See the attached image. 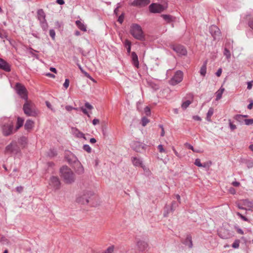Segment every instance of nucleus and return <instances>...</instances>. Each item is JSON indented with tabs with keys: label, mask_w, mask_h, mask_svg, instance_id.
<instances>
[{
	"label": "nucleus",
	"mask_w": 253,
	"mask_h": 253,
	"mask_svg": "<svg viewBox=\"0 0 253 253\" xmlns=\"http://www.w3.org/2000/svg\"><path fill=\"white\" fill-rule=\"evenodd\" d=\"M0 126L4 136H9L13 133V122L10 118H1L0 119Z\"/></svg>",
	"instance_id": "1"
},
{
	"label": "nucleus",
	"mask_w": 253,
	"mask_h": 253,
	"mask_svg": "<svg viewBox=\"0 0 253 253\" xmlns=\"http://www.w3.org/2000/svg\"><path fill=\"white\" fill-rule=\"evenodd\" d=\"M60 172L61 176L65 183L71 184L75 181V175L73 171L66 166H63L60 168Z\"/></svg>",
	"instance_id": "2"
},
{
	"label": "nucleus",
	"mask_w": 253,
	"mask_h": 253,
	"mask_svg": "<svg viewBox=\"0 0 253 253\" xmlns=\"http://www.w3.org/2000/svg\"><path fill=\"white\" fill-rule=\"evenodd\" d=\"M130 33L136 39L143 40L144 35L141 26L137 24H132L130 27Z\"/></svg>",
	"instance_id": "3"
},
{
	"label": "nucleus",
	"mask_w": 253,
	"mask_h": 253,
	"mask_svg": "<svg viewBox=\"0 0 253 253\" xmlns=\"http://www.w3.org/2000/svg\"><path fill=\"white\" fill-rule=\"evenodd\" d=\"M23 105V111L24 113L28 116L35 117L38 114V111L36 108L34 104L30 101L26 100Z\"/></svg>",
	"instance_id": "4"
},
{
	"label": "nucleus",
	"mask_w": 253,
	"mask_h": 253,
	"mask_svg": "<svg viewBox=\"0 0 253 253\" xmlns=\"http://www.w3.org/2000/svg\"><path fill=\"white\" fill-rule=\"evenodd\" d=\"M48 187L53 191H56L60 188L61 182L57 176H52L48 180Z\"/></svg>",
	"instance_id": "5"
},
{
	"label": "nucleus",
	"mask_w": 253,
	"mask_h": 253,
	"mask_svg": "<svg viewBox=\"0 0 253 253\" xmlns=\"http://www.w3.org/2000/svg\"><path fill=\"white\" fill-rule=\"evenodd\" d=\"M38 19L40 22L41 26L43 31H46L48 24L45 19V14L43 9H40L37 11Z\"/></svg>",
	"instance_id": "6"
},
{
	"label": "nucleus",
	"mask_w": 253,
	"mask_h": 253,
	"mask_svg": "<svg viewBox=\"0 0 253 253\" xmlns=\"http://www.w3.org/2000/svg\"><path fill=\"white\" fill-rule=\"evenodd\" d=\"M94 195L92 191H85L77 198V201L82 204H87L89 203L90 198Z\"/></svg>",
	"instance_id": "7"
},
{
	"label": "nucleus",
	"mask_w": 253,
	"mask_h": 253,
	"mask_svg": "<svg viewBox=\"0 0 253 253\" xmlns=\"http://www.w3.org/2000/svg\"><path fill=\"white\" fill-rule=\"evenodd\" d=\"M15 89L17 94L25 100L28 99V96L26 88L20 83H17Z\"/></svg>",
	"instance_id": "8"
},
{
	"label": "nucleus",
	"mask_w": 253,
	"mask_h": 253,
	"mask_svg": "<svg viewBox=\"0 0 253 253\" xmlns=\"http://www.w3.org/2000/svg\"><path fill=\"white\" fill-rule=\"evenodd\" d=\"M183 79V73L181 71H177L174 75L170 80L169 83L172 85H175L180 83Z\"/></svg>",
	"instance_id": "9"
},
{
	"label": "nucleus",
	"mask_w": 253,
	"mask_h": 253,
	"mask_svg": "<svg viewBox=\"0 0 253 253\" xmlns=\"http://www.w3.org/2000/svg\"><path fill=\"white\" fill-rule=\"evenodd\" d=\"M210 32L214 40H219L221 37L220 29L215 25H211L209 29Z\"/></svg>",
	"instance_id": "10"
},
{
	"label": "nucleus",
	"mask_w": 253,
	"mask_h": 253,
	"mask_svg": "<svg viewBox=\"0 0 253 253\" xmlns=\"http://www.w3.org/2000/svg\"><path fill=\"white\" fill-rule=\"evenodd\" d=\"M19 151V148L15 141H12L5 148V152L7 153H17Z\"/></svg>",
	"instance_id": "11"
},
{
	"label": "nucleus",
	"mask_w": 253,
	"mask_h": 253,
	"mask_svg": "<svg viewBox=\"0 0 253 253\" xmlns=\"http://www.w3.org/2000/svg\"><path fill=\"white\" fill-rule=\"evenodd\" d=\"M149 10L152 13H161L165 9L163 5L158 3H152L150 5Z\"/></svg>",
	"instance_id": "12"
},
{
	"label": "nucleus",
	"mask_w": 253,
	"mask_h": 253,
	"mask_svg": "<svg viewBox=\"0 0 253 253\" xmlns=\"http://www.w3.org/2000/svg\"><path fill=\"white\" fill-rule=\"evenodd\" d=\"M171 48L176 52L178 55H186L187 54V50L183 45H173L171 46Z\"/></svg>",
	"instance_id": "13"
},
{
	"label": "nucleus",
	"mask_w": 253,
	"mask_h": 253,
	"mask_svg": "<svg viewBox=\"0 0 253 253\" xmlns=\"http://www.w3.org/2000/svg\"><path fill=\"white\" fill-rule=\"evenodd\" d=\"M150 2V0H134L130 4L131 6L144 7L147 5Z\"/></svg>",
	"instance_id": "14"
},
{
	"label": "nucleus",
	"mask_w": 253,
	"mask_h": 253,
	"mask_svg": "<svg viewBox=\"0 0 253 253\" xmlns=\"http://www.w3.org/2000/svg\"><path fill=\"white\" fill-rule=\"evenodd\" d=\"M131 147L135 151L140 152L145 149V145L140 142L134 141L132 143Z\"/></svg>",
	"instance_id": "15"
},
{
	"label": "nucleus",
	"mask_w": 253,
	"mask_h": 253,
	"mask_svg": "<svg viewBox=\"0 0 253 253\" xmlns=\"http://www.w3.org/2000/svg\"><path fill=\"white\" fill-rule=\"evenodd\" d=\"M0 69L3 70L6 72L10 71V67L9 65L2 58H0Z\"/></svg>",
	"instance_id": "16"
},
{
	"label": "nucleus",
	"mask_w": 253,
	"mask_h": 253,
	"mask_svg": "<svg viewBox=\"0 0 253 253\" xmlns=\"http://www.w3.org/2000/svg\"><path fill=\"white\" fill-rule=\"evenodd\" d=\"M65 158L69 164L74 163L75 164L76 162L78 161L76 157L71 152H69V154L66 155Z\"/></svg>",
	"instance_id": "17"
},
{
	"label": "nucleus",
	"mask_w": 253,
	"mask_h": 253,
	"mask_svg": "<svg viewBox=\"0 0 253 253\" xmlns=\"http://www.w3.org/2000/svg\"><path fill=\"white\" fill-rule=\"evenodd\" d=\"M75 171L78 174H82L84 173V168L81 163L78 161L75 164Z\"/></svg>",
	"instance_id": "18"
},
{
	"label": "nucleus",
	"mask_w": 253,
	"mask_h": 253,
	"mask_svg": "<svg viewBox=\"0 0 253 253\" xmlns=\"http://www.w3.org/2000/svg\"><path fill=\"white\" fill-rule=\"evenodd\" d=\"M132 63L137 68L139 67V63L138 56L135 52H132L131 54Z\"/></svg>",
	"instance_id": "19"
},
{
	"label": "nucleus",
	"mask_w": 253,
	"mask_h": 253,
	"mask_svg": "<svg viewBox=\"0 0 253 253\" xmlns=\"http://www.w3.org/2000/svg\"><path fill=\"white\" fill-rule=\"evenodd\" d=\"M131 161L134 166L141 167L143 165V161L140 158L133 157L131 158Z\"/></svg>",
	"instance_id": "20"
},
{
	"label": "nucleus",
	"mask_w": 253,
	"mask_h": 253,
	"mask_svg": "<svg viewBox=\"0 0 253 253\" xmlns=\"http://www.w3.org/2000/svg\"><path fill=\"white\" fill-rule=\"evenodd\" d=\"M72 133L78 138H84L85 139L84 134L81 132L76 127H72Z\"/></svg>",
	"instance_id": "21"
},
{
	"label": "nucleus",
	"mask_w": 253,
	"mask_h": 253,
	"mask_svg": "<svg viewBox=\"0 0 253 253\" xmlns=\"http://www.w3.org/2000/svg\"><path fill=\"white\" fill-rule=\"evenodd\" d=\"M137 246L138 249L142 252L145 251L148 247L147 243L143 241H138Z\"/></svg>",
	"instance_id": "22"
},
{
	"label": "nucleus",
	"mask_w": 253,
	"mask_h": 253,
	"mask_svg": "<svg viewBox=\"0 0 253 253\" xmlns=\"http://www.w3.org/2000/svg\"><path fill=\"white\" fill-rule=\"evenodd\" d=\"M241 202H242V205H244L245 206H247L249 209L248 210H250V209H253V202L249 201L248 199H244L242 200L241 201Z\"/></svg>",
	"instance_id": "23"
},
{
	"label": "nucleus",
	"mask_w": 253,
	"mask_h": 253,
	"mask_svg": "<svg viewBox=\"0 0 253 253\" xmlns=\"http://www.w3.org/2000/svg\"><path fill=\"white\" fill-rule=\"evenodd\" d=\"M34 123L31 120H28L26 121V123L24 125L25 129L29 130L31 129L34 126Z\"/></svg>",
	"instance_id": "24"
},
{
	"label": "nucleus",
	"mask_w": 253,
	"mask_h": 253,
	"mask_svg": "<svg viewBox=\"0 0 253 253\" xmlns=\"http://www.w3.org/2000/svg\"><path fill=\"white\" fill-rule=\"evenodd\" d=\"M76 24L77 27L82 31L84 32L86 31V26L80 20L76 21Z\"/></svg>",
	"instance_id": "25"
},
{
	"label": "nucleus",
	"mask_w": 253,
	"mask_h": 253,
	"mask_svg": "<svg viewBox=\"0 0 253 253\" xmlns=\"http://www.w3.org/2000/svg\"><path fill=\"white\" fill-rule=\"evenodd\" d=\"M207 62L205 61L201 67L200 70V73L203 77H205L207 73Z\"/></svg>",
	"instance_id": "26"
},
{
	"label": "nucleus",
	"mask_w": 253,
	"mask_h": 253,
	"mask_svg": "<svg viewBox=\"0 0 253 253\" xmlns=\"http://www.w3.org/2000/svg\"><path fill=\"white\" fill-rule=\"evenodd\" d=\"M224 91V88L221 87L215 93L216 100H218L222 97V95Z\"/></svg>",
	"instance_id": "27"
},
{
	"label": "nucleus",
	"mask_w": 253,
	"mask_h": 253,
	"mask_svg": "<svg viewBox=\"0 0 253 253\" xmlns=\"http://www.w3.org/2000/svg\"><path fill=\"white\" fill-rule=\"evenodd\" d=\"M161 17L167 22L170 23L173 21V17L170 15L167 14H162Z\"/></svg>",
	"instance_id": "28"
},
{
	"label": "nucleus",
	"mask_w": 253,
	"mask_h": 253,
	"mask_svg": "<svg viewBox=\"0 0 253 253\" xmlns=\"http://www.w3.org/2000/svg\"><path fill=\"white\" fill-rule=\"evenodd\" d=\"M213 114V109L212 108H210L208 110L206 116V120L208 122H211V117L212 116Z\"/></svg>",
	"instance_id": "29"
},
{
	"label": "nucleus",
	"mask_w": 253,
	"mask_h": 253,
	"mask_svg": "<svg viewBox=\"0 0 253 253\" xmlns=\"http://www.w3.org/2000/svg\"><path fill=\"white\" fill-rule=\"evenodd\" d=\"M24 119L18 117L17 118V125L16 127L15 130H18L19 128H20L23 125Z\"/></svg>",
	"instance_id": "30"
},
{
	"label": "nucleus",
	"mask_w": 253,
	"mask_h": 253,
	"mask_svg": "<svg viewBox=\"0 0 253 253\" xmlns=\"http://www.w3.org/2000/svg\"><path fill=\"white\" fill-rule=\"evenodd\" d=\"M233 118L241 124H242L243 122H244L245 119H243L242 115H236L234 116Z\"/></svg>",
	"instance_id": "31"
},
{
	"label": "nucleus",
	"mask_w": 253,
	"mask_h": 253,
	"mask_svg": "<svg viewBox=\"0 0 253 253\" xmlns=\"http://www.w3.org/2000/svg\"><path fill=\"white\" fill-rule=\"evenodd\" d=\"M192 102V101L190 100H186L185 101H183V103L181 104V108L185 110L186 109Z\"/></svg>",
	"instance_id": "32"
},
{
	"label": "nucleus",
	"mask_w": 253,
	"mask_h": 253,
	"mask_svg": "<svg viewBox=\"0 0 253 253\" xmlns=\"http://www.w3.org/2000/svg\"><path fill=\"white\" fill-rule=\"evenodd\" d=\"M125 45L126 47L127 53H129L131 50V42L128 40H126L125 42Z\"/></svg>",
	"instance_id": "33"
},
{
	"label": "nucleus",
	"mask_w": 253,
	"mask_h": 253,
	"mask_svg": "<svg viewBox=\"0 0 253 253\" xmlns=\"http://www.w3.org/2000/svg\"><path fill=\"white\" fill-rule=\"evenodd\" d=\"M148 84L153 89L155 90H157L159 88L158 85L156 84L153 83L151 81H148L147 82Z\"/></svg>",
	"instance_id": "34"
},
{
	"label": "nucleus",
	"mask_w": 253,
	"mask_h": 253,
	"mask_svg": "<svg viewBox=\"0 0 253 253\" xmlns=\"http://www.w3.org/2000/svg\"><path fill=\"white\" fill-rule=\"evenodd\" d=\"M224 55L226 56L227 59H229L231 57V54L230 51L227 48H225L223 52Z\"/></svg>",
	"instance_id": "35"
},
{
	"label": "nucleus",
	"mask_w": 253,
	"mask_h": 253,
	"mask_svg": "<svg viewBox=\"0 0 253 253\" xmlns=\"http://www.w3.org/2000/svg\"><path fill=\"white\" fill-rule=\"evenodd\" d=\"M56 155H57L56 151L54 149H50L48 153V156L51 158L55 156Z\"/></svg>",
	"instance_id": "36"
},
{
	"label": "nucleus",
	"mask_w": 253,
	"mask_h": 253,
	"mask_svg": "<svg viewBox=\"0 0 253 253\" xmlns=\"http://www.w3.org/2000/svg\"><path fill=\"white\" fill-rule=\"evenodd\" d=\"M240 240L238 239L235 240L232 245V248L234 249H238L239 247Z\"/></svg>",
	"instance_id": "37"
},
{
	"label": "nucleus",
	"mask_w": 253,
	"mask_h": 253,
	"mask_svg": "<svg viewBox=\"0 0 253 253\" xmlns=\"http://www.w3.org/2000/svg\"><path fill=\"white\" fill-rule=\"evenodd\" d=\"M149 122V119L146 117H143L141 119V124L143 126H145Z\"/></svg>",
	"instance_id": "38"
},
{
	"label": "nucleus",
	"mask_w": 253,
	"mask_h": 253,
	"mask_svg": "<svg viewBox=\"0 0 253 253\" xmlns=\"http://www.w3.org/2000/svg\"><path fill=\"white\" fill-rule=\"evenodd\" d=\"M83 149L84 151H86L88 153H90L91 151V147L87 144H84L83 146Z\"/></svg>",
	"instance_id": "39"
},
{
	"label": "nucleus",
	"mask_w": 253,
	"mask_h": 253,
	"mask_svg": "<svg viewBox=\"0 0 253 253\" xmlns=\"http://www.w3.org/2000/svg\"><path fill=\"white\" fill-rule=\"evenodd\" d=\"M244 123L245 125L247 126L251 125L253 124V119H245Z\"/></svg>",
	"instance_id": "40"
},
{
	"label": "nucleus",
	"mask_w": 253,
	"mask_h": 253,
	"mask_svg": "<svg viewBox=\"0 0 253 253\" xmlns=\"http://www.w3.org/2000/svg\"><path fill=\"white\" fill-rule=\"evenodd\" d=\"M228 122H229V127L230 128V129L231 130H235V129H236L237 127H236V126L234 125L232 122H231V120H228Z\"/></svg>",
	"instance_id": "41"
},
{
	"label": "nucleus",
	"mask_w": 253,
	"mask_h": 253,
	"mask_svg": "<svg viewBox=\"0 0 253 253\" xmlns=\"http://www.w3.org/2000/svg\"><path fill=\"white\" fill-rule=\"evenodd\" d=\"M237 215L239 216L242 219H243V220L244 221H249V220L248 219L244 216V215H243L242 214H241L240 212H237L236 213Z\"/></svg>",
	"instance_id": "42"
},
{
	"label": "nucleus",
	"mask_w": 253,
	"mask_h": 253,
	"mask_svg": "<svg viewBox=\"0 0 253 253\" xmlns=\"http://www.w3.org/2000/svg\"><path fill=\"white\" fill-rule=\"evenodd\" d=\"M194 164L196 166L199 167H202V164L201 163V161H200V160L199 159H196L195 160Z\"/></svg>",
	"instance_id": "43"
},
{
	"label": "nucleus",
	"mask_w": 253,
	"mask_h": 253,
	"mask_svg": "<svg viewBox=\"0 0 253 253\" xmlns=\"http://www.w3.org/2000/svg\"><path fill=\"white\" fill-rule=\"evenodd\" d=\"M144 112H145V114H146V115H147V116H149L151 114V110H150V108L148 106H146L144 108Z\"/></svg>",
	"instance_id": "44"
},
{
	"label": "nucleus",
	"mask_w": 253,
	"mask_h": 253,
	"mask_svg": "<svg viewBox=\"0 0 253 253\" xmlns=\"http://www.w3.org/2000/svg\"><path fill=\"white\" fill-rule=\"evenodd\" d=\"M69 83H70L69 80L68 79H65V82L63 84V86L66 89H67L69 87Z\"/></svg>",
	"instance_id": "45"
},
{
	"label": "nucleus",
	"mask_w": 253,
	"mask_h": 253,
	"mask_svg": "<svg viewBox=\"0 0 253 253\" xmlns=\"http://www.w3.org/2000/svg\"><path fill=\"white\" fill-rule=\"evenodd\" d=\"M49 35L52 39H54L55 37V32L54 30L51 29L49 31Z\"/></svg>",
	"instance_id": "46"
},
{
	"label": "nucleus",
	"mask_w": 253,
	"mask_h": 253,
	"mask_svg": "<svg viewBox=\"0 0 253 253\" xmlns=\"http://www.w3.org/2000/svg\"><path fill=\"white\" fill-rule=\"evenodd\" d=\"M158 149L160 153L166 152V150L164 149L163 145L161 144H160L158 146Z\"/></svg>",
	"instance_id": "47"
},
{
	"label": "nucleus",
	"mask_w": 253,
	"mask_h": 253,
	"mask_svg": "<svg viewBox=\"0 0 253 253\" xmlns=\"http://www.w3.org/2000/svg\"><path fill=\"white\" fill-rule=\"evenodd\" d=\"M141 168H142L144 170V171L146 173H147L148 174H149L150 173V171L149 169H148L145 166H144L143 164V165L141 167Z\"/></svg>",
	"instance_id": "48"
},
{
	"label": "nucleus",
	"mask_w": 253,
	"mask_h": 253,
	"mask_svg": "<svg viewBox=\"0 0 253 253\" xmlns=\"http://www.w3.org/2000/svg\"><path fill=\"white\" fill-rule=\"evenodd\" d=\"M65 108L68 111H71V110H78V108H74L71 106H69V105H68V106H66L65 107Z\"/></svg>",
	"instance_id": "49"
},
{
	"label": "nucleus",
	"mask_w": 253,
	"mask_h": 253,
	"mask_svg": "<svg viewBox=\"0 0 253 253\" xmlns=\"http://www.w3.org/2000/svg\"><path fill=\"white\" fill-rule=\"evenodd\" d=\"M124 14H122L120 16H119V17H118V21L122 24L124 21Z\"/></svg>",
	"instance_id": "50"
},
{
	"label": "nucleus",
	"mask_w": 253,
	"mask_h": 253,
	"mask_svg": "<svg viewBox=\"0 0 253 253\" xmlns=\"http://www.w3.org/2000/svg\"><path fill=\"white\" fill-rule=\"evenodd\" d=\"M235 228L236 229V231L238 233L241 234V235H243L244 234V232L242 229L238 227H236V226Z\"/></svg>",
	"instance_id": "51"
},
{
	"label": "nucleus",
	"mask_w": 253,
	"mask_h": 253,
	"mask_svg": "<svg viewBox=\"0 0 253 253\" xmlns=\"http://www.w3.org/2000/svg\"><path fill=\"white\" fill-rule=\"evenodd\" d=\"M84 106L88 109L91 110L93 109V106L88 102H86L84 104Z\"/></svg>",
	"instance_id": "52"
},
{
	"label": "nucleus",
	"mask_w": 253,
	"mask_h": 253,
	"mask_svg": "<svg viewBox=\"0 0 253 253\" xmlns=\"http://www.w3.org/2000/svg\"><path fill=\"white\" fill-rule=\"evenodd\" d=\"M247 167H248V168H252L253 167V160L249 161L247 162Z\"/></svg>",
	"instance_id": "53"
},
{
	"label": "nucleus",
	"mask_w": 253,
	"mask_h": 253,
	"mask_svg": "<svg viewBox=\"0 0 253 253\" xmlns=\"http://www.w3.org/2000/svg\"><path fill=\"white\" fill-rule=\"evenodd\" d=\"M236 205L237 206V207L239 209H241V210H245L246 211L248 210L246 208H244L243 207V205H242V203L241 204H240V203H237L236 204Z\"/></svg>",
	"instance_id": "54"
},
{
	"label": "nucleus",
	"mask_w": 253,
	"mask_h": 253,
	"mask_svg": "<svg viewBox=\"0 0 253 253\" xmlns=\"http://www.w3.org/2000/svg\"><path fill=\"white\" fill-rule=\"evenodd\" d=\"M253 81H250V82H248L247 83V84H248V86H247V88L248 89H251L252 87H253Z\"/></svg>",
	"instance_id": "55"
},
{
	"label": "nucleus",
	"mask_w": 253,
	"mask_h": 253,
	"mask_svg": "<svg viewBox=\"0 0 253 253\" xmlns=\"http://www.w3.org/2000/svg\"><path fill=\"white\" fill-rule=\"evenodd\" d=\"M113 251H114L113 247H110L107 249V250L106 252V253H113Z\"/></svg>",
	"instance_id": "56"
},
{
	"label": "nucleus",
	"mask_w": 253,
	"mask_h": 253,
	"mask_svg": "<svg viewBox=\"0 0 253 253\" xmlns=\"http://www.w3.org/2000/svg\"><path fill=\"white\" fill-rule=\"evenodd\" d=\"M81 110L82 111L85 115H87L88 117H90L88 113V112L87 111L86 109L85 108H84V107H81Z\"/></svg>",
	"instance_id": "57"
},
{
	"label": "nucleus",
	"mask_w": 253,
	"mask_h": 253,
	"mask_svg": "<svg viewBox=\"0 0 253 253\" xmlns=\"http://www.w3.org/2000/svg\"><path fill=\"white\" fill-rule=\"evenodd\" d=\"M159 127L161 128L162 129V131H161V136H164L165 135V130H164V128L163 126V125H159Z\"/></svg>",
	"instance_id": "58"
},
{
	"label": "nucleus",
	"mask_w": 253,
	"mask_h": 253,
	"mask_svg": "<svg viewBox=\"0 0 253 253\" xmlns=\"http://www.w3.org/2000/svg\"><path fill=\"white\" fill-rule=\"evenodd\" d=\"M222 69L221 68H219L218 69V70L217 71V72H216L215 73V75L217 76V77H220L221 76V74L222 73Z\"/></svg>",
	"instance_id": "59"
},
{
	"label": "nucleus",
	"mask_w": 253,
	"mask_h": 253,
	"mask_svg": "<svg viewBox=\"0 0 253 253\" xmlns=\"http://www.w3.org/2000/svg\"><path fill=\"white\" fill-rule=\"evenodd\" d=\"M23 190V188L22 186H18L16 188V190L17 192L19 193H21Z\"/></svg>",
	"instance_id": "60"
},
{
	"label": "nucleus",
	"mask_w": 253,
	"mask_h": 253,
	"mask_svg": "<svg viewBox=\"0 0 253 253\" xmlns=\"http://www.w3.org/2000/svg\"><path fill=\"white\" fill-rule=\"evenodd\" d=\"M99 123V120L97 119H94L92 121V124L94 125V126H95L97 124H98V123Z\"/></svg>",
	"instance_id": "61"
},
{
	"label": "nucleus",
	"mask_w": 253,
	"mask_h": 253,
	"mask_svg": "<svg viewBox=\"0 0 253 253\" xmlns=\"http://www.w3.org/2000/svg\"><path fill=\"white\" fill-rule=\"evenodd\" d=\"M229 191V192L232 194H235L236 193V190L233 188H230Z\"/></svg>",
	"instance_id": "62"
},
{
	"label": "nucleus",
	"mask_w": 253,
	"mask_h": 253,
	"mask_svg": "<svg viewBox=\"0 0 253 253\" xmlns=\"http://www.w3.org/2000/svg\"><path fill=\"white\" fill-rule=\"evenodd\" d=\"M193 119L196 121H201V118L198 116H194Z\"/></svg>",
	"instance_id": "63"
},
{
	"label": "nucleus",
	"mask_w": 253,
	"mask_h": 253,
	"mask_svg": "<svg viewBox=\"0 0 253 253\" xmlns=\"http://www.w3.org/2000/svg\"><path fill=\"white\" fill-rule=\"evenodd\" d=\"M249 26L253 30V21H250L249 22Z\"/></svg>",
	"instance_id": "64"
}]
</instances>
